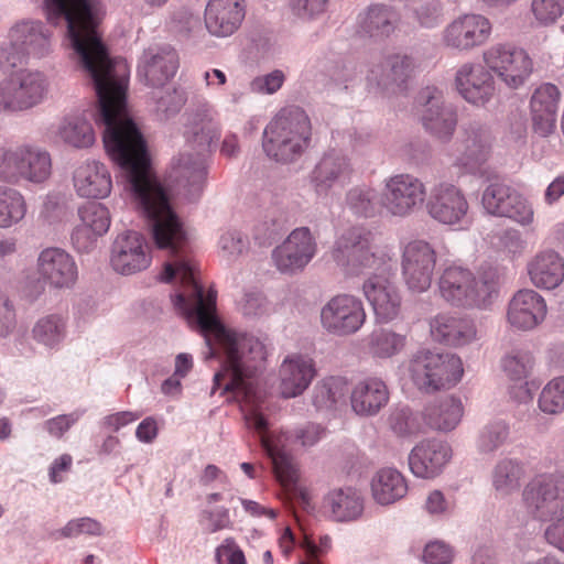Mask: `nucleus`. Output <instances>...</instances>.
Returning <instances> with one entry per match:
<instances>
[{"instance_id":"nucleus-1","label":"nucleus","mask_w":564,"mask_h":564,"mask_svg":"<svg viewBox=\"0 0 564 564\" xmlns=\"http://www.w3.org/2000/svg\"><path fill=\"white\" fill-rule=\"evenodd\" d=\"M50 23L66 25L70 58L90 79L97 96V122L105 127L104 145L121 170L122 180H158L151 169L147 142L129 115V66L111 58L97 32L98 0H44Z\"/></svg>"},{"instance_id":"nucleus-2","label":"nucleus","mask_w":564,"mask_h":564,"mask_svg":"<svg viewBox=\"0 0 564 564\" xmlns=\"http://www.w3.org/2000/svg\"><path fill=\"white\" fill-rule=\"evenodd\" d=\"M332 258L346 276L377 271L365 280L364 295L379 322L388 323L398 317L401 295L388 269L390 257L376 246L370 230L364 227L345 230L334 243Z\"/></svg>"},{"instance_id":"nucleus-3","label":"nucleus","mask_w":564,"mask_h":564,"mask_svg":"<svg viewBox=\"0 0 564 564\" xmlns=\"http://www.w3.org/2000/svg\"><path fill=\"white\" fill-rule=\"evenodd\" d=\"M184 135L195 153L182 152L173 161L171 177L186 191V195L193 197L202 191L206 177L205 155L216 148L220 137L215 108L204 102L193 109L187 115Z\"/></svg>"},{"instance_id":"nucleus-4","label":"nucleus","mask_w":564,"mask_h":564,"mask_svg":"<svg viewBox=\"0 0 564 564\" xmlns=\"http://www.w3.org/2000/svg\"><path fill=\"white\" fill-rule=\"evenodd\" d=\"M311 135L312 127L306 112L300 107H286L265 127L262 147L270 159L291 163L308 149Z\"/></svg>"},{"instance_id":"nucleus-5","label":"nucleus","mask_w":564,"mask_h":564,"mask_svg":"<svg viewBox=\"0 0 564 564\" xmlns=\"http://www.w3.org/2000/svg\"><path fill=\"white\" fill-rule=\"evenodd\" d=\"M441 296L458 307L485 308L498 294V273L494 268H481L477 273L460 265L446 267L440 279Z\"/></svg>"},{"instance_id":"nucleus-6","label":"nucleus","mask_w":564,"mask_h":564,"mask_svg":"<svg viewBox=\"0 0 564 564\" xmlns=\"http://www.w3.org/2000/svg\"><path fill=\"white\" fill-rule=\"evenodd\" d=\"M463 372L460 358L448 352L420 350L410 362L414 384L425 392H434L457 383Z\"/></svg>"},{"instance_id":"nucleus-7","label":"nucleus","mask_w":564,"mask_h":564,"mask_svg":"<svg viewBox=\"0 0 564 564\" xmlns=\"http://www.w3.org/2000/svg\"><path fill=\"white\" fill-rule=\"evenodd\" d=\"M50 87L39 70H20L0 82V113L14 115L40 105Z\"/></svg>"},{"instance_id":"nucleus-8","label":"nucleus","mask_w":564,"mask_h":564,"mask_svg":"<svg viewBox=\"0 0 564 564\" xmlns=\"http://www.w3.org/2000/svg\"><path fill=\"white\" fill-rule=\"evenodd\" d=\"M415 67L414 58L408 54H388L370 64L366 76L367 87L382 96L401 94L408 88Z\"/></svg>"},{"instance_id":"nucleus-9","label":"nucleus","mask_w":564,"mask_h":564,"mask_svg":"<svg viewBox=\"0 0 564 564\" xmlns=\"http://www.w3.org/2000/svg\"><path fill=\"white\" fill-rule=\"evenodd\" d=\"M491 33L492 24L487 17L479 13H463L442 30L441 43L449 51L469 53L484 46Z\"/></svg>"},{"instance_id":"nucleus-10","label":"nucleus","mask_w":564,"mask_h":564,"mask_svg":"<svg viewBox=\"0 0 564 564\" xmlns=\"http://www.w3.org/2000/svg\"><path fill=\"white\" fill-rule=\"evenodd\" d=\"M523 499L536 519L555 520L564 514V474L554 473L535 478L524 488Z\"/></svg>"},{"instance_id":"nucleus-11","label":"nucleus","mask_w":564,"mask_h":564,"mask_svg":"<svg viewBox=\"0 0 564 564\" xmlns=\"http://www.w3.org/2000/svg\"><path fill=\"white\" fill-rule=\"evenodd\" d=\"M427 215L438 224L464 227L469 223V203L465 192L449 182L435 184L426 198Z\"/></svg>"},{"instance_id":"nucleus-12","label":"nucleus","mask_w":564,"mask_h":564,"mask_svg":"<svg viewBox=\"0 0 564 564\" xmlns=\"http://www.w3.org/2000/svg\"><path fill=\"white\" fill-rule=\"evenodd\" d=\"M416 104L425 131L441 141H448L457 126V113L445 101L443 91L434 86H426L419 91Z\"/></svg>"},{"instance_id":"nucleus-13","label":"nucleus","mask_w":564,"mask_h":564,"mask_svg":"<svg viewBox=\"0 0 564 564\" xmlns=\"http://www.w3.org/2000/svg\"><path fill=\"white\" fill-rule=\"evenodd\" d=\"M246 421L250 429L260 434L262 448L272 462L276 479L285 487L295 484L299 475L292 456L285 449L288 437L284 434L274 436L269 433L267 419L256 409L246 414Z\"/></svg>"},{"instance_id":"nucleus-14","label":"nucleus","mask_w":564,"mask_h":564,"mask_svg":"<svg viewBox=\"0 0 564 564\" xmlns=\"http://www.w3.org/2000/svg\"><path fill=\"white\" fill-rule=\"evenodd\" d=\"M486 66L510 88L524 84L533 69L528 53L509 44H496L482 54Z\"/></svg>"},{"instance_id":"nucleus-15","label":"nucleus","mask_w":564,"mask_h":564,"mask_svg":"<svg viewBox=\"0 0 564 564\" xmlns=\"http://www.w3.org/2000/svg\"><path fill=\"white\" fill-rule=\"evenodd\" d=\"M436 259V251L427 241L413 240L405 245L401 257V272L411 292L423 293L430 289Z\"/></svg>"},{"instance_id":"nucleus-16","label":"nucleus","mask_w":564,"mask_h":564,"mask_svg":"<svg viewBox=\"0 0 564 564\" xmlns=\"http://www.w3.org/2000/svg\"><path fill=\"white\" fill-rule=\"evenodd\" d=\"M426 198L424 183L411 174H398L386 181L381 206L391 215L405 217L419 209Z\"/></svg>"},{"instance_id":"nucleus-17","label":"nucleus","mask_w":564,"mask_h":564,"mask_svg":"<svg viewBox=\"0 0 564 564\" xmlns=\"http://www.w3.org/2000/svg\"><path fill=\"white\" fill-rule=\"evenodd\" d=\"M316 251L317 243L310 228L299 227L272 250L271 259L280 273L293 275L304 270Z\"/></svg>"},{"instance_id":"nucleus-18","label":"nucleus","mask_w":564,"mask_h":564,"mask_svg":"<svg viewBox=\"0 0 564 564\" xmlns=\"http://www.w3.org/2000/svg\"><path fill=\"white\" fill-rule=\"evenodd\" d=\"M366 321L362 302L348 294L332 297L321 311L322 326L330 334L346 336L356 333Z\"/></svg>"},{"instance_id":"nucleus-19","label":"nucleus","mask_w":564,"mask_h":564,"mask_svg":"<svg viewBox=\"0 0 564 564\" xmlns=\"http://www.w3.org/2000/svg\"><path fill=\"white\" fill-rule=\"evenodd\" d=\"M481 203L491 215L508 217L522 225L530 224L533 210L525 198L503 182H492L484 191Z\"/></svg>"},{"instance_id":"nucleus-20","label":"nucleus","mask_w":564,"mask_h":564,"mask_svg":"<svg viewBox=\"0 0 564 564\" xmlns=\"http://www.w3.org/2000/svg\"><path fill=\"white\" fill-rule=\"evenodd\" d=\"M150 263V248L140 232L128 230L116 237L110 254V264L116 272L134 274L145 270Z\"/></svg>"},{"instance_id":"nucleus-21","label":"nucleus","mask_w":564,"mask_h":564,"mask_svg":"<svg viewBox=\"0 0 564 564\" xmlns=\"http://www.w3.org/2000/svg\"><path fill=\"white\" fill-rule=\"evenodd\" d=\"M491 142V133L485 124L478 121L464 124L455 143L454 164L468 172L475 171L487 160Z\"/></svg>"},{"instance_id":"nucleus-22","label":"nucleus","mask_w":564,"mask_h":564,"mask_svg":"<svg viewBox=\"0 0 564 564\" xmlns=\"http://www.w3.org/2000/svg\"><path fill=\"white\" fill-rule=\"evenodd\" d=\"M352 172L349 158L340 151L330 150L316 163L310 181L317 195H328L333 187L349 183Z\"/></svg>"},{"instance_id":"nucleus-23","label":"nucleus","mask_w":564,"mask_h":564,"mask_svg":"<svg viewBox=\"0 0 564 564\" xmlns=\"http://www.w3.org/2000/svg\"><path fill=\"white\" fill-rule=\"evenodd\" d=\"M178 68V55L170 46H155L145 50L140 58L138 73L144 83L153 88H162Z\"/></svg>"},{"instance_id":"nucleus-24","label":"nucleus","mask_w":564,"mask_h":564,"mask_svg":"<svg viewBox=\"0 0 564 564\" xmlns=\"http://www.w3.org/2000/svg\"><path fill=\"white\" fill-rule=\"evenodd\" d=\"M546 312L542 295L532 289H522L509 301L507 321L518 330H531L545 319Z\"/></svg>"},{"instance_id":"nucleus-25","label":"nucleus","mask_w":564,"mask_h":564,"mask_svg":"<svg viewBox=\"0 0 564 564\" xmlns=\"http://www.w3.org/2000/svg\"><path fill=\"white\" fill-rule=\"evenodd\" d=\"M455 86L466 101L476 106H484L495 94L490 69L480 64L460 65L455 75Z\"/></svg>"},{"instance_id":"nucleus-26","label":"nucleus","mask_w":564,"mask_h":564,"mask_svg":"<svg viewBox=\"0 0 564 564\" xmlns=\"http://www.w3.org/2000/svg\"><path fill=\"white\" fill-rule=\"evenodd\" d=\"M452 457L451 446L436 438L420 442L409 455V466L414 476L434 478L441 474Z\"/></svg>"},{"instance_id":"nucleus-27","label":"nucleus","mask_w":564,"mask_h":564,"mask_svg":"<svg viewBox=\"0 0 564 564\" xmlns=\"http://www.w3.org/2000/svg\"><path fill=\"white\" fill-rule=\"evenodd\" d=\"M317 371L314 360L301 354L284 358L279 369L280 392L290 399L301 395L311 384Z\"/></svg>"},{"instance_id":"nucleus-28","label":"nucleus","mask_w":564,"mask_h":564,"mask_svg":"<svg viewBox=\"0 0 564 564\" xmlns=\"http://www.w3.org/2000/svg\"><path fill=\"white\" fill-rule=\"evenodd\" d=\"M561 91L554 84L543 83L532 93L530 115L535 133L541 137L550 135L556 124Z\"/></svg>"},{"instance_id":"nucleus-29","label":"nucleus","mask_w":564,"mask_h":564,"mask_svg":"<svg viewBox=\"0 0 564 564\" xmlns=\"http://www.w3.org/2000/svg\"><path fill=\"white\" fill-rule=\"evenodd\" d=\"M37 273L43 281L56 289L69 288L77 280L74 259L61 248H46L41 251Z\"/></svg>"},{"instance_id":"nucleus-30","label":"nucleus","mask_w":564,"mask_h":564,"mask_svg":"<svg viewBox=\"0 0 564 564\" xmlns=\"http://www.w3.org/2000/svg\"><path fill=\"white\" fill-rule=\"evenodd\" d=\"M80 224L72 235L73 245L79 251H87L97 237L106 234L110 227V213L100 203H87L78 208Z\"/></svg>"},{"instance_id":"nucleus-31","label":"nucleus","mask_w":564,"mask_h":564,"mask_svg":"<svg viewBox=\"0 0 564 564\" xmlns=\"http://www.w3.org/2000/svg\"><path fill=\"white\" fill-rule=\"evenodd\" d=\"M243 0H209L205 9V26L218 37L234 34L245 19Z\"/></svg>"},{"instance_id":"nucleus-32","label":"nucleus","mask_w":564,"mask_h":564,"mask_svg":"<svg viewBox=\"0 0 564 564\" xmlns=\"http://www.w3.org/2000/svg\"><path fill=\"white\" fill-rule=\"evenodd\" d=\"M73 184L84 198L102 199L111 193L112 180L108 167L99 161H86L74 171Z\"/></svg>"},{"instance_id":"nucleus-33","label":"nucleus","mask_w":564,"mask_h":564,"mask_svg":"<svg viewBox=\"0 0 564 564\" xmlns=\"http://www.w3.org/2000/svg\"><path fill=\"white\" fill-rule=\"evenodd\" d=\"M430 330L434 340L454 347L471 343L477 335L471 319L449 313L434 316L430 321Z\"/></svg>"},{"instance_id":"nucleus-34","label":"nucleus","mask_w":564,"mask_h":564,"mask_svg":"<svg viewBox=\"0 0 564 564\" xmlns=\"http://www.w3.org/2000/svg\"><path fill=\"white\" fill-rule=\"evenodd\" d=\"M389 401V389L386 382L377 377L360 380L351 390L350 402L356 414L376 415Z\"/></svg>"},{"instance_id":"nucleus-35","label":"nucleus","mask_w":564,"mask_h":564,"mask_svg":"<svg viewBox=\"0 0 564 564\" xmlns=\"http://www.w3.org/2000/svg\"><path fill=\"white\" fill-rule=\"evenodd\" d=\"M527 269L530 281L539 289L553 290L564 280V260L553 250L536 253Z\"/></svg>"},{"instance_id":"nucleus-36","label":"nucleus","mask_w":564,"mask_h":564,"mask_svg":"<svg viewBox=\"0 0 564 564\" xmlns=\"http://www.w3.org/2000/svg\"><path fill=\"white\" fill-rule=\"evenodd\" d=\"M399 21V13L392 7L373 4L360 14L359 30L375 41H383L394 33Z\"/></svg>"},{"instance_id":"nucleus-37","label":"nucleus","mask_w":564,"mask_h":564,"mask_svg":"<svg viewBox=\"0 0 564 564\" xmlns=\"http://www.w3.org/2000/svg\"><path fill=\"white\" fill-rule=\"evenodd\" d=\"M11 39L20 45L28 55L37 58L51 52V33L40 21H24L11 29Z\"/></svg>"},{"instance_id":"nucleus-38","label":"nucleus","mask_w":564,"mask_h":564,"mask_svg":"<svg viewBox=\"0 0 564 564\" xmlns=\"http://www.w3.org/2000/svg\"><path fill=\"white\" fill-rule=\"evenodd\" d=\"M464 409L459 399L445 397L427 404L422 413L425 424L438 432L453 431L463 417Z\"/></svg>"},{"instance_id":"nucleus-39","label":"nucleus","mask_w":564,"mask_h":564,"mask_svg":"<svg viewBox=\"0 0 564 564\" xmlns=\"http://www.w3.org/2000/svg\"><path fill=\"white\" fill-rule=\"evenodd\" d=\"M371 491L378 503L391 505L406 495L408 484L399 470L382 468L372 478Z\"/></svg>"},{"instance_id":"nucleus-40","label":"nucleus","mask_w":564,"mask_h":564,"mask_svg":"<svg viewBox=\"0 0 564 564\" xmlns=\"http://www.w3.org/2000/svg\"><path fill=\"white\" fill-rule=\"evenodd\" d=\"M324 507L336 521L355 520L364 510L362 499L352 488L330 491L325 497Z\"/></svg>"},{"instance_id":"nucleus-41","label":"nucleus","mask_w":564,"mask_h":564,"mask_svg":"<svg viewBox=\"0 0 564 564\" xmlns=\"http://www.w3.org/2000/svg\"><path fill=\"white\" fill-rule=\"evenodd\" d=\"M21 182L43 184L52 174V160L47 151L23 144Z\"/></svg>"},{"instance_id":"nucleus-42","label":"nucleus","mask_w":564,"mask_h":564,"mask_svg":"<svg viewBox=\"0 0 564 564\" xmlns=\"http://www.w3.org/2000/svg\"><path fill=\"white\" fill-rule=\"evenodd\" d=\"M523 477L524 468L520 462L503 458L492 469V487L499 496L507 497L520 489Z\"/></svg>"},{"instance_id":"nucleus-43","label":"nucleus","mask_w":564,"mask_h":564,"mask_svg":"<svg viewBox=\"0 0 564 564\" xmlns=\"http://www.w3.org/2000/svg\"><path fill=\"white\" fill-rule=\"evenodd\" d=\"M347 392L348 383L344 377H326L315 384L312 402L317 410H333Z\"/></svg>"},{"instance_id":"nucleus-44","label":"nucleus","mask_w":564,"mask_h":564,"mask_svg":"<svg viewBox=\"0 0 564 564\" xmlns=\"http://www.w3.org/2000/svg\"><path fill=\"white\" fill-rule=\"evenodd\" d=\"M56 133L63 142L77 149L88 148L95 142L91 124L80 116L65 117Z\"/></svg>"},{"instance_id":"nucleus-45","label":"nucleus","mask_w":564,"mask_h":564,"mask_svg":"<svg viewBox=\"0 0 564 564\" xmlns=\"http://www.w3.org/2000/svg\"><path fill=\"white\" fill-rule=\"evenodd\" d=\"M67 334V319L61 314H48L41 317L32 329L36 343L56 348L62 344Z\"/></svg>"},{"instance_id":"nucleus-46","label":"nucleus","mask_w":564,"mask_h":564,"mask_svg":"<svg viewBox=\"0 0 564 564\" xmlns=\"http://www.w3.org/2000/svg\"><path fill=\"white\" fill-rule=\"evenodd\" d=\"M26 214L23 195L15 188L0 185V228L20 223Z\"/></svg>"},{"instance_id":"nucleus-47","label":"nucleus","mask_w":564,"mask_h":564,"mask_svg":"<svg viewBox=\"0 0 564 564\" xmlns=\"http://www.w3.org/2000/svg\"><path fill=\"white\" fill-rule=\"evenodd\" d=\"M345 202L351 213L361 217H373L380 206L376 189L367 185L350 188Z\"/></svg>"},{"instance_id":"nucleus-48","label":"nucleus","mask_w":564,"mask_h":564,"mask_svg":"<svg viewBox=\"0 0 564 564\" xmlns=\"http://www.w3.org/2000/svg\"><path fill=\"white\" fill-rule=\"evenodd\" d=\"M406 344L404 335L389 329H379L370 336L371 352L379 358H390L403 350Z\"/></svg>"},{"instance_id":"nucleus-49","label":"nucleus","mask_w":564,"mask_h":564,"mask_svg":"<svg viewBox=\"0 0 564 564\" xmlns=\"http://www.w3.org/2000/svg\"><path fill=\"white\" fill-rule=\"evenodd\" d=\"M534 365V358L529 350L514 349L502 359V368L513 381H522L528 378Z\"/></svg>"},{"instance_id":"nucleus-50","label":"nucleus","mask_w":564,"mask_h":564,"mask_svg":"<svg viewBox=\"0 0 564 564\" xmlns=\"http://www.w3.org/2000/svg\"><path fill=\"white\" fill-rule=\"evenodd\" d=\"M411 13L419 26L433 29L444 19V6L441 0H419L412 6Z\"/></svg>"},{"instance_id":"nucleus-51","label":"nucleus","mask_w":564,"mask_h":564,"mask_svg":"<svg viewBox=\"0 0 564 564\" xmlns=\"http://www.w3.org/2000/svg\"><path fill=\"white\" fill-rule=\"evenodd\" d=\"M539 409L546 414L564 411V376L552 379L539 395Z\"/></svg>"},{"instance_id":"nucleus-52","label":"nucleus","mask_w":564,"mask_h":564,"mask_svg":"<svg viewBox=\"0 0 564 564\" xmlns=\"http://www.w3.org/2000/svg\"><path fill=\"white\" fill-rule=\"evenodd\" d=\"M286 217L283 213L276 209L268 212L256 227V239L260 243H270L284 231Z\"/></svg>"},{"instance_id":"nucleus-53","label":"nucleus","mask_w":564,"mask_h":564,"mask_svg":"<svg viewBox=\"0 0 564 564\" xmlns=\"http://www.w3.org/2000/svg\"><path fill=\"white\" fill-rule=\"evenodd\" d=\"M158 89L153 95L156 112L165 118L177 113L186 101L184 93L177 88Z\"/></svg>"},{"instance_id":"nucleus-54","label":"nucleus","mask_w":564,"mask_h":564,"mask_svg":"<svg viewBox=\"0 0 564 564\" xmlns=\"http://www.w3.org/2000/svg\"><path fill=\"white\" fill-rule=\"evenodd\" d=\"M509 426L502 421L486 425L479 437V448L484 453L497 451L508 438Z\"/></svg>"},{"instance_id":"nucleus-55","label":"nucleus","mask_w":564,"mask_h":564,"mask_svg":"<svg viewBox=\"0 0 564 564\" xmlns=\"http://www.w3.org/2000/svg\"><path fill=\"white\" fill-rule=\"evenodd\" d=\"M531 9L540 24H552L564 13V0H532Z\"/></svg>"},{"instance_id":"nucleus-56","label":"nucleus","mask_w":564,"mask_h":564,"mask_svg":"<svg viewBox=\"0 0 564 564\" xmlns=\"http://www.w3.org/2000/svg\"><path fill=\"white\" fill-rule=\"evenodd\" d=\"M389 421L392 431L399 436H412L420 432V424L408 408L394 411Z\"/></svg>"},{"instance_id":"nucleus-57","label":"nucleus","mask_w":564,"mask_h":564,"mask_svg":"<svg viewBox=\"0 0 564 564\" xmlns=\"http://www.w3.org/2000/svg\"><path fill=\"white\" fill-rule=\"evenodd\" d=\"M456 508V501L453 497H446L443 491L435 489L429 492L424 509L433 517L451 516Z\"/></svg>"},{"instance_id":"nucleus-58","label":"nucleus","mask_w":564,"mask_h":564,"mask_svg":"<svg viewBox=\"0 0 564 564\" xmlns=\"http://www.w3.org/2000/svg\"><path fill=\"white\" fill-rule=\"evenodd\" d=\"M329 0H290L292 12L303 20H313L327 10Z\"/></svg>"},{"instance_id":"nucleus-59","label":"nucleus","mask_w":564,"mask_h":564,"mask_svg":"<svg viewBox=\"0 0 564 564\" xmlns=\"http://www.w3.org/2000/svg\"><path fill=\"white\" fill-rule=\"evenodd\" d=\"M29 56L25 51L14 43V39H11L9 34V41L1 44L0 46V67L10 69L22 64L25 57Z\"/></svg>"},{"instance_id":"nucleus-60","label":"nucleus","mask_w":564,"mask_h":564,"mask_svg":"<svg viewBox=\"0 0 564 564\" xmlns=\"http://www.w3.org/2000/svg\"><path fill=\"white\" fill-rule=\"evenodd\" d=\"M452 558L453 550L443 541L427 543L423 552V560L427 564H448Z\"/></svg>"},{"instance_id":"nucleus-61","label":"nucleus","mask_w":564,"mask_h":564,"mask_svg":"<svg viewBox=\"0 0 564 564\" xmlns=\"http://www.w3.org/2000/svg\"><path fill=\"white\" fill-rule=\"evenodd\" d=\"M284 82L281 70H273L264 76L256 77L250 83V89L258 94H273L279 90Z\"/></svg>"},{"instance_id":"nucleus-62","label":"nucleus","mask_w":564,"mask_h":564,"mask_svg":"<svg viewBox=\"0 0 564 564\" xmlns=\"http://www.w3.org/2000/svg\"><path fill=\"white\" fill-rule=\"evenodd\" d=\"M217 564H246L243 552L232 538H227L216 550Z\"/></svg>"},{"instance_id":"nucleus-63","label":"nucleus","mask_w":564,"mask_h":564,"mask_svg":"<svg viewBox=\"0 0 564 564\" xmlns=\"http://www.w3.org/2000/svg\"><path fill=\"white\" fill-rule=\"evenodd\" d=\"M202 518L206 530L210 533L227 529L231 524L229 510L225 507L205 510Z\"/></svg>"},{"instance_id":"nucleus-64","label":"nucleus","mask_w":564,"mask_h":564,"mask_svg":"<svg viewBox=\"0 0 564 564\" xmlns=\"http://www.w3.org/2000/svg\"><path fill=\"white\" fill-rule=\"evenodd\" d=\"M248 246L247 238L238 231H226L219 239L220 249L228 256L241 254Z\"/></svg>"}]
</instances>
